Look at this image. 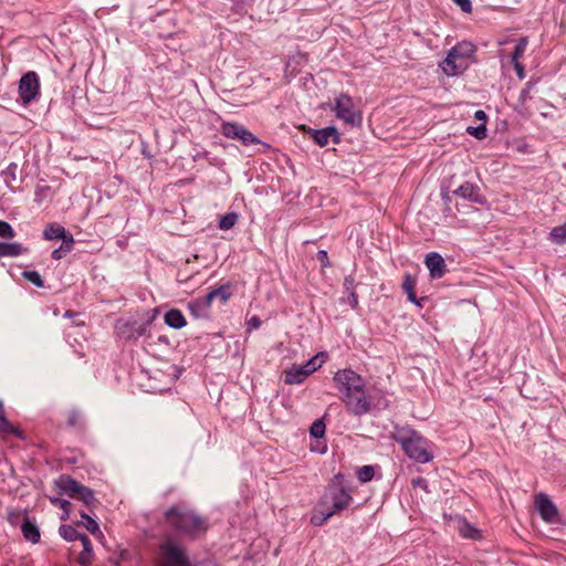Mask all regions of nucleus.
<instances>
[{"instance_id":"39","label":"nucleus","mask_w":566,"mask_h":566,"mask_svg":"<svg viewBox=\"0 0 566 566\" xmlns=\"http://www.w3.org/2000/svg\"><path fill=\"white\" fill-rule=\"evenodd\" d=\"M413 486L416 492H431V490L428 489L427 481L423 478H418L413 480Z\"/></svg>"},{"instance_id":"4","label":"nucleus","mask_w":566,"mask_h":566,"mask_svg":"<svg viewBox=\"0 0 566 566\" xmlns=\"http://www.w3.org/2000/svg\"><path fill=\"white\" fill-rule=\"evenodd\" d=\"M396 440L410 459L419 463H428L433 459L428 441L417 431L403 430Z\"/></svg>"},{"instance_id":"18","label":"nucleus","mask_w":566,"mask_h":566,"mask_svg":"<svg viewBox=\"0 0 566 566\" xmlns=\"http://www.w3.org/2000/svg\"><path fill=\"white\" fill-rule=\"evenodd\" d=\"M313 138L319 146H325L328 144L329 139L334 143L338 142V133L335 127H326L323 129L315 130L313 134Z\"/></svg>"},{"instance_id":"16","label":"nucleus","mask_w":566,"mask_h":566,"mask_svg":"<svg viewBox=\"0 0 566 566\" xmlns=\"http://www.w3.org/2000/svg\"><path fill=\"white\" fill-rule=\"evenodd\" d=\"M230 297V285L223 284L220 285L219 287L211 290L205 297L200 300L198 304L202 307H210L216 298L220 300L221 303H226Z\"/></svg>"},{"instance_id":"38","label":"nucleus","mask_w":566,"mask_h":566,"mask_svg":"<svg viewBox=\"0 0 566 566\" xmlns=\"http://www.w3.org/2000/svg\"><path fill=\"white\" fill-rule=\"evenodd\" d=\"M13 228L3 220H0V237L6 239H12L14 237Z\"/></svg>"},{"instance_id":"12","label":"nucleus","mask_w":566,"mask_h":566,"mask_svg":"<svg viewBox=\"0 0 566 566\" xmlns=\"http://www.w3.org/2000/svg\"><path fill=\"white\" fill-rule=\"evenodd\" d=\"M446 521L453 522L459 534L468 539L480 541L482 539V533L479 528L470 524L465 518L461 516L452 517L451 515H443Z\"/></svg>"},{"instance_id":"48","label":"nucleus","mask_w":566,"mask_h":566,"mask_svg":"<svg viewBox=\"0 0 566 566\" xmlns=\"http://www.w3.org/2000/svg\"><path fill=\"white\" fill-rule=\"evenodd\" d=\"M474 116L479 120H485L486 119V114L483 111H476Z\"/></svg>"},{"instance_id":"44","label":"nucleus","mask_w":566,"mask_h":566,"mask_svg":"<svg viewBox=\"0 0 566 566\" xmlns=\"http://www.w3.org/2000/svg\"><path fill=\"white\" fill-rule=\"evenodd\" d=\"M69 251H65V245L64 243L62 242V245L55 250H53L52 252V258L54 260H60L62 259Z\"/></svg>"},{"instance_id":"33","label":"nucleus","mask_w":566,"mask_h":566,"mask_svg":"<svg viewBox=\"0 0 566 566\" xmlns=\"http://www.w3.org/2000/svg\"><path fill=\"white\" fill-rule=\"evenodd\" d=\"M374 473L375 470L371 465H364L358 470L357 476L360 482H368L373 479Z\"/></svg>"},{"instance_id":"32","label":"nucleus","mask_w":566,"mask_h":566,"mask_svg":"<svg viewBox=\"0 0 566 566\" xmlns=\"http://www.w3.org/2000/svg\"><path fill=\"white\" fill-rule=\"evenodd\" d=\"M81 523L92 534H97V533L101 534L97 522L94 518H92L91 516H88L86 514H82Z\"/></svg>"},{"instance_id":"29","label":"nucleus","mask_w":566,"mask_h":566,"mask_svg":"<svg viewBox=\"0 0 566 566\" xmlns=\"http://www.w3.org/2000/svg\"><path fill=\"white\" fill-rule=\"evenodd\" d=\"M239 219L238 213L235 212H229L220 217L219 220V229L221 230H229L234 227Z\"/></svg>"},{"instance_id":"45","label":"nucleus","mask_w":566,"mask_h":566,"mask_svg":"<svg viewBox=\"0 0 566 566\" xmlns=\"http://www.w3.org/2000/svg\"><path fill=\"white\" fill-rule=\"evenodd\" d=\"M514 64V69H515V72H516V75L518 76L520 80H523L525 77V69L524 66L517 61V62H512Z\"/></svg>"},{"instance_id":"6","label":"nucleus","mask_w":566,"mask_h":566,"mask_svg":"<svg viewBox=\"0 0 566 566\" xmlns=\"http://www.w3.org/2000/svg\"><path fill=\"white\" fill-rule=\"evenodd\" d=\"M335 115L349 126H359L361 124V113L355 106L353 98L347 94H340L335 99Z\"/></svg>"},{"instance_id":"2","label":"nucleus","mask_w":566,"mask_h":566,"mask_svg":"<svg viewBox=\"0 0 566 566\" xmlns=\"http://www.w3.org/2000/svg\"><path fill=\"white\" fill-rule=\"evenodd\" d=\"M474 53V44L462 41L449 50L446 59L439 64V66L447 76L460 75L473 61Z\"/></svg>"},{"instance_id":"15","label":"nucleus","mask_w":566,"mask_h":566,"mask_svg":"<svg viewBox=\"0 0 566 566\" xmlns=\"http://www.w3.org/2000/svg\"><path fill=\"white\" fill-rule=\"evenodd\" d=\"M424 263L432 279L442 277L447 271L444 259L437 252L428 253L426 255Z\"/></svg>"},{"instance_id":"35","label":"nucleus","mask_w":566,"mask_h":566,"mask_svg":"<svg viewBox=\"0 0 566 566\" xmlns=\"http://www.w3.org/2000/svg\"><path fill=\"white\" fill-rule=\"evenodd\" d=\"M527 45V39L522 38L518 43L515 45L514 52L512 54V62H517L518 59L524 54Z\"/></svg>"},{"instance_id":"27","label":"nucleus","mask_w":566,"mask_h":566,"mask_svg":"<svg viewBox=\"0 0 566 566\" xmlns=\"http://www.w3.org/2000/svg\"><path fill=\"white\" fill-rule=\"evenodd\" d=\"M24 520H29L27 510H13L8 513V521L13 526L22 525Z\"/></svg>"},{"instance_id":"37","label":"nucleus","mask_w":566,"mask_h":566,"mask_svg":"<svg viewBox=\"0 0 566 566\" xmlns=\"http://www.w3.org/2000/svg\"><path fill=\"white\" fill-rule=\"evenodd\" d=\"M467 132L478 139H483L486 136V126L484 123L476 127L469 126Z\"/></svg>"},{"instance_id":"1","label":"nucleus","mask_w":566,"mask_h":566,"mask_svg":"<svg viewBox=\"0 0 566 566\" xmlns=\"http://www.w3.org/2000/svg\"><path fill=\"white\" fill-rule=\"evenodd\" d=\"M333 380L340 392L342 401L350 413L361 416L369 411L370 401L367 398L365 381L360 375L346 368L336 371Z\"/></svg>"},{"instance_id":"30","label":"nucleus","mask_w":566,"mask_h":566,"mask_svg":"<svg viewBox=\"0 0 566 566\" xmlns=\"http://www.w3.org/2000/svg\"><path fill=\"white\" fill-rule=\"evenodd\" d=\"M324 353H318L304 364V368H306L310 375L322 366L324 363Z\"/></svg>"},{"instance_id":"9","label":"nucleus","mask_w":566,"mask_h":566,"mask_svg":"<svg viewBox=\"0 0 566 566\" xmlns=\"http://www.w3.org/2000/svg\"><path fill=\"white\" fill-rule=\"evenodd\" d=\"M221 133L227 138L240 140L244 146L261 144L260 139L254 136L248 128L234 122L223 123L221 125Z\"/></svg>"},{"instance_id":"24","label":"nucleus","mask_w":566,"mask_h":566,"mask_svg":"<svg viewBox=\"0 0 566 566\" xmlns=\"http://www.w3.org/2000/svg\"><path fill=\"white\" fill-rule=\"evenodd\" d=\"M24 248L18 242H0V258L3 256H18L24 252Z\"/></svg>"},{"instance_id":"7","label":"nucleus","mask_w":566,"mask_h":566,"mask_svg":"<svg viewBox=\"0 0 566 566\" xmlns=\"http://www.w3.org/2000/svg\"><path fill=\"white\" fill-rule=\"evenodd\" d=\"M160 554L156 566H191L185 549L172 543L166 542L159 546Z\"/></svg>"},{"instance_id":"10","label":"nucleus","mask_w":566,"mask_h":566,"mask_svg":"<svg viewBox=\"0 0 566 566\" xmlns=\"http://www.w3.org/2000/svg\"><path fill=\"white\" fill-rule=\"evenodd\" d=\"M55 485L60 495H92V491L69 475H61Z\"/></svg>"},{"instance_id":"36","label":"nucleus","mask_w":566,"mask_h":566,"mask_svg":"<svg viewBox=\"0 0 566 566\" xmlns=\"http://www.w3.org/2000/svg\"><path fill=\"white\" fill-rule=\"evenodd\" d=\"M310 432L315 438H322L325 433V423L323 420H316L312 423Z\"/></svg>"},{"instance_id":"43","label":"nucleus","mask_w":566,"mask_h":566,"mask_svg":"<svg viewBox=\"0 0 566 566\" xmlns=\"http://www.w3.org/2000/svg\"><path fill=\"white\" fill-rule=\"evenodd\" d=\"M454 2L462 9L463 12L470 13L472 11L470 0H454Z\"/></svg>"},{"instance_id":"13","label":"nucleus","mask_w":566,"mask_h":566,"mask_svg":"<svg viewBox=\"0 0 566 566\" xmlns=\"http://www.w3.org/2000/svg\"><path fill=\"white\" fill-rule=\"evenodd\" d=\"M43 237L45 240L61 239L65 245V251H71L74 243L73 235L64 227L56 223L49 224L44 229Z\"/></svg>"},{"instance_id":"23","label":"nucleus","mask_w":566,"mask_h":566,"mask_svg":"<svg viewBox=\"0 0 566 566\" xmlns=\"http://www.w3.org/2000/svg\"><path fill=\"white\" fill-rule=\"evenodd\" d=\"M402 290L407 294L408 301H410L411 303H413L418 306H422L421 302L424 301L426 297H422L420 300L417 298V296L415 294V281L412 280L410 274L405 275V280L402 283Z\"/></svg>"},{"instance_id":"21","label":"nucleus","mask_w":566,"mask_h":566,"mask_svg":"<svg viewBox=\"0 0 566 566\" xmlns=\"http://www.w3.org/2000/svg\"><path fill=\"white\" fill-rule=\"evenodd\" d=\"M165 323L175 329H180L186 325V318L179 310L172 308L165 314Z\"/></svg>"},{"instance_id":"40","label":"nucleus","mask_w":566,"mask_h":566,"mask_svg":"<svg viewBox=\"0 0 566 566\" xmlns=\"http://www.w3.org/2000/svg\"><path fill=\"white\" fill-rule=\"evenodd\" d=\"M53 503L60 502L62 509L64 510V514L61 516L62 520L69 518V506L71 505L69 501L62 500L61 497H51Z\"/></svg>"},{"instance_id":"8","label":"nucleus","mask_w":566,"mask_h":566,"mask_svg":"<svg viewBox=\"0 0 566 566\" xmlns=\"http://www.w3.org/2000/svg\"><path fill=\"white\" fill-rule=\"evenodd\" d=\"M19 96L23 105L30 104L40 95V78L34 71L27 72L19 81Z\"/></svg>"},{"instance_id":"28","label":"nucleus","mask_w":566,"mask_h":566,"mask_svg":"<svg viewBox=\"0 0 566 566\" xmlns=\"http://www.w3.org/2000/svg\"><path fill=\"white\" fill-rule=\"evenodd\" d=\"M59 533L60 535L66 539V541H70V542H73V541H76V539H80L81 541V536H83L84 534H80L73 526L71 525H61L60 528H59Z\"/></svg>"},{"instance_id":"49","label":"nucleus","mask_w":566,"mask_h":566,"mask_svg":"<svg viewBox=\"0 0 566 566\" xmlns=\"http://www.w3.org/2000/svg\"><path fill=\"white\" fill-rule=\"evenodd\" d=\"M15 168H17V166H15L14 164H12V165H10V166L8 167V172L11 175V177H12L13 179H15V174H14Z\"/></svg>"},{"instance_id":"46","label":"nucleus","mask_w":566,"mask_h":566,"mask_svg":"<svg viewBox=\"0 0 566 566\" xmlns=\"http://www.w3.org/2000/svg\"><path fill=\"white\" fill-rule=\"evenodd\" d=\"M247 324L250 329H256L261 325V319L258 316H252Z\"/></svg>"},{"instance_id":"5","label":"nucleus","mask_w":566,"mask_h":566,"mask_svg":"<svg viewBox=\"0 0 566 566\" xmlns=\"http://www.w3.org/2000/svg\"><path fill=\"white\" fill-rule=\"evenodd\" d=\"M349 499L350 497H321L313 509L311 523L315 526H321L334 514L348 507Z\"/></svg>"},{"instance_id":"3","label":"nucleus","mask_w":566,"mask_h":566,"mask_svg":"<svg viewBox=\"0 0 566 566\" xmlns=\"http://www.w3.org/2000/svg\"><path fill=\"white\" fill-rule=\"evenodd\" d=\"M166 517L171 527L189 537H196L208 530L206 521L192 512L170 509L166 512Z\"/></svg>"},{"instance_id":"11","label":"nucleus","mask_w":566,"mask_h":566,"mask_svg":"<svg viewBox=\"0 0 566 566\" xmlns=\"http://www.w3.org/2000/svg\"><path fill=\"white\" fill-rule=\"evenodd\" d=\"M534 505L545 522L551 524L562 523L558 510L549 497H536Z\"/></svg>"},{"instance_id":"41","label":"nucleus","mask_w":566,"mask_h":566,"mask_svg":"<svg viewBox=\"0 0 566 566\" xmlns=\"http://www.w3.org/2000/svg\"><path fill=\"white\" fill-rule=\"evenodd\" d=\"M317 259L321 262L323 268L329 266L328 254H327V252L325 250H319L317 252Z\"/></svg>"},{"instance_id":"31","label":"nucleus","mask_w":566,"mask_h":566,"mask_svg":"<svg viewBox=\"0 0 566 566\" xmlns=\"http://www.w3.org/2000/svg\"><path fill=\"white\" fill-rule=\"evenodd\" d=\"M201 298H197L188 304L190 313L196 317H207L209 307H202L198 303Z\"/></svg>"},{"instance_id":"20","label":"nucleus","mask_w":566,"mask_h":566,"mask_svg":"<svg viewBox=\"0 0 566 566\" xmlns=\"http://www.w3.org/2000/svg\"><path fill=\"white\" fill-rule=\"evenodd\" d=\"M81 544L83 551L81 552L77 562L82 566H88L93 560V548L90 538L86 535L81 536Z\"/></svg>"},{"instance_id":"17","label":"nucleus","mask_w":566,"mask_h":566,"mask_svg":"<svg viewBox=\"0 0 566 566\" xmlns=\"http://www.w3.org/2000/svg\"><path fill=\"white\" fill-rule=\"evenodd\" d=\"M310 376L304 365H293L284 371V381L287 385H298Z\"/></svg>"},{"instance_id":"26","label":"nucleus","mask_w":566,"mask_h":566,"mask_svg":"<svg viewBox=\"0 0 566 566\" xmlns=\"http://www.w3.org/2000/svg\"><path fill=\"white\" fill-rule=\"evenodd\" d=\"M551 240L556 244L566 243V222L562 226L554 227L549 232Z\"/></svg>"},{"instance_id":"22","label":"nucleus","mask_w":566,"mask_h":566,"mask_svg":"<svg viewBox=\"0 0 566 566\" xmlns=\"http://www.w3.org/2000/svg\"><path fill=\"white\" fill-rule=\"evenodd\" d=\"M534 84L532 82H527L525 88L522 90L518 101L515 105V109L522 115H530V111L526 106L527 101L531 98V91Z\"/></svg>"},{"instance_id":"51","label":"nucleus","mask_w":566,"mask_h":566,"mask_svg":"<svg viewBox=\"0 0 566 566\" xmlns=\"http://www.w3.org/2000/svg\"><path fill=\"white\" fill-rule=\"evenodd\" d=\"M336 481H339L340 479H343L340 475H336Z\"/></svg>"},{"instance_id":"19","label":"nucleus","mask_w":566,"mask_h":566,"mask_svg":"<svg viewBox=\"0 0 566 566\" xmlns=\"http://www.w3.org/2000/svg\"><path fill=\"white\" fill-rule=\"evenodd\" d=\"M21 532L23 534V537L27 542H30L32 544H36L40 542V530L38 525L32 522L30 518L24 520V523L21 525Z\"/></svg>"},{"instance_id":"50","label":"nucleus","mask_w":566,"mask_h":566,"mask_svg":"<svg viewBox=\"0 0 566 566\" xmlns=\"http://www.w3.org/2000/svg\"><path fill=\"white\" fill-rule=\"evenodd\" d=\"M340 493L342 495H347V492L344 489L340 490Z\"/></svg>"},{"instance_id":"34","label":"nucleus","mask_w":566,"mask_h":566,"mask_svg":"<svg viewBox=\"0 0 566 566\" xmlns=\"http://www.w3.org/2000/svg\"><path fill=\"white\" fill-rule=\"evenodd\" d=\"M23 277L38 287H42L44 285L41 275L36 271H24Z\"/></svg>"},{"instance_id":"14","label":"nucleus","mask_w":566,"mask_h":566,"mask_svg":"<svg viewBox=\"0 0 566 566\" xmlns=\"http://www.w3.org/2000/svg\"><path fill=\"white\" fill-rule=\"evenodd\" d=\"M453 193L463 199H468L472 202L484 205L486 202L485 197L480 192L478 186L467 181L459 186Z\"/></svg>"},{"instance_id":"42","label":"nucleus","mask_w":566,"mask_h":566,"mask_svg":"<svg viewBox=\"0 0 566 566\" xmlns=\"http://www.w3.org/2000/svg\"><path fill=\"white\" fill-rule=\"evenodd\" d=\"M344 289L347 293L355 292V280L353 276H346L344 280Z\"/></svg>"},{"instance_id":"25","label":"nucleus","mask_w":566,"mask_h":566,"mask_svg":"<svg viewBox=\"0 0 566 566\" xmlns=\"http://www.w3.org/2000/svg\"><path fill=\"white\" fill-rule=\"evenodd\" d=\"M0 432L1 433H11L18 437H22V432L15 428L13 424L9 422V420L4 416V408L2 402L0 401Z\"/></svg>"},{"instance_id":"47","label":"nucleus","mask_w":566,"mask_h":566,"mask_svg":"<svg viewBox=\"0 0 566 566\" xmlns=\"http://www.w3.org/2000/svg\"><path fill=\"white\" fill-rule=\"evenodd\" d=\"M349 297H348V303L350 305L352 308H356L357 305H358V296L355 292H352V293H348Z\"/></svg>"}]
</instances>
